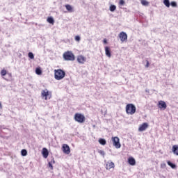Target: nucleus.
I'll return each mask as SVG.
<instances>
[{
  "mask_svg": "<svg viewBox=\"0 0 178 178\" xmlns=\"http://www.w3.org/2000/svg\"><path fill=\"white\" fill-rule=\"evenodd\" d=\"M128 163L131 165V166H134V165H136V159L133 157H129L128 159Z\"/></svg>",
  "mask_w": 178,
  "mask_h": 178,
  "instance_id": "obj_13",
  "label": "nucleus"
},
{
  "mask_svg": "<svg viewBox=\"0 0 178 178\" xmlns=\"http://www.w3.org/2000/svg\"><path fill=\"white\" fill-rule=\"evenodd\" d=\"M112 168H115V163H113V162L108 163L106 165L107 170L112 169Z\"/></svg>",
  "mask_w": 178,
  "mask_h": 178,
  "instance_id": "obj_16",
  "label": "nucleus"
},
{
  "mask_svg": "<svg viewBox=\"0 0 178 178\" xmlns=\"http://www.w3.org/2000/svg\"><path fill=\"white\" fill-rule=\"evenodd\" d=\"M42 154L43 156V158H48V155H49V152H48V149L44 147L42 151Z\"/></svg>",
  "mask_w": 178,
  "mask_h": 178,
  "instance_id": "obj_12",
  "label": "nucleus"
},
{
  "mask_svg": "<svg viewBox=\"0 0 178 178\" xmlns=\"http://www.w3.org/2000/svg\"><path fill=\"white\" fill-rule=\"evenodd\" d=\"M145 67H149V61H148V60H146Z\"/></svg>",
  "mask_w": 178,
  "mask_h": 178,
  "instance_id": "obj_33",
  "label": "nucleus"
},
{
  "mask_svg": "<svg viewBox=\"0 0 178 178\" xmlns=\"http://www.w3.org/2000/svg\"><path fill=\"white\" fill-rule=\"evenodd\" d=\"M0 109H2V103L0 102Z\"/></svg>",
  "mask_w": 178,
  "mask_h": 178,
  "instance_id": "obj_38",
  "label": "nucleus"
},
{
  "mask_svg": "<svg viewBox=\"0 0 178 178\" xmlns=\"http://www.w3.org/2000/svg\"><path fill=\"white\" fill-rule=\"evenodd\" d=\"M63 59L65 60H71L73 61L75 59L74 54L72 51L65 52L63 55Z\"/></svg>",
  "mask_w": 178,
  "mask_h": 178,
  "instance_id": "obj_3",
  "label": "nucleus"
},
{
  "mask_svg": "<svg viewBox=\"0 0 178 178\" xmlns=\"http://www.w3.org/2000/svg\"><path fill=\"white\" fill-rule=\"evenodd\" d=\"M99 143L101 144V145H106V140L104 138H99Z\"/></svg>",
  "mask_w": 178,
  "mask_h": 178,
  "instance_id": "obj_21",
  "label": "nucleus"
},
{
  "mask_svg": "<svg viewBox=\"0 0 178 178\" xmlns=\"http://www.w3.org/2000/svg\"><path fill=\"white\" fill-rule=\"evenodd\" d=\"M147 128H148V123L144 122L143 124H142L139 127L138 131H144L147 130Z\"/></svg>",
  "mask_w": 178,
  "mask_h": 178,
  "instance_id": "obj_10",
  "label": "nucleus"
},
{
  "mask_svg": "<svg viewBox=\"0 0 178 178\" xmlns=\"http://www.w3.org/2000/svg\"><path fill=\"white\" fill-rule=\"evenodd\" d=\"M28 56L30 58V59H34V54H33V52H29L28 54Z\"/></svg>",
  "mask_w": 178,
  "mask_h": 178,
  "instance_id": "obj_25",
  "label": "nucleus"
},
{
  "mask_svg": "<svg viewBox=\"0 0 178 178\" xmlns=\"http://www.w3.org/2000/svg\"><path fill=\"white\" fill-rule=\"evenodd\" d=\"M35 73L38 74V76H41V74H42V70H41V67H37L35 69Z\"/></svg>",
  "mask_w": 178,
  "mask_h": 178,
  "instance_id": "obj_18",
  "label": "nucleus"
},
{
  "mask_svg": "<svg viewBox=\"0 0 178 178\" xmlns=\"http://www.w3.org/2000/svg\"><path fill=\"white\" fill-rule=\"evenodd\" d=\"M99 154L102 156H105V152L104 150H98Z\"/></svg>",
  "mask_w": 178,
  "mask_h": 178,
  "instance_id": "obj_29",
  "label": "nucleus"
},
{
  "mask_svg": "<svg viewBox=\"0 0 178 178\" xmlns=\"http://www.w3.org/2000/svg\"><path fill=\"white\" fill-rule=\"evenodd\" d=\"M103 42L104 44H108V40H106V39H104Z\"/></svg>",
  "mask_w": 178,
  "mask_h": 178,
  "instance_id": "obj_35",
  "label": "nucleus"
},
{
  "mask_svg": "<svg viewBox=\"0 0 178 178\" xmlns=\"http://www.w3.org/2000/svg\"><path fill=\"white\" fill-rule=\"evenodd\" d=\"M63 152L64 154L69 155V154H70V147L67 145L64 144L63 145Z\"/></svg>",
  "mask_w": 178,
  "mask_h": 178,
  "instance_id": "obj_9",
  "label": "nucleus"
},
{
  "mask_svg": "<svg viewBox=\"0 0 178 178\" xmlns=\"http://www.w3.org/2000/svg\"><path fill=\"white\" fill-rule=\"evenodd\" d=\"M161 169H165L166 168V163H162L161 164Z\"/></svg>",
  "mask_w": 178,
  "mask_h": 178,
  "instance_id": "obj_31",
  "label": "nucleus"
},
{
  "mask_svg": "<svg viewBox=\"0 0 178 178\" xmlns=\"http://www.w3.org/2000/svg\"><path fill=\"white\" fill-rule=\"evenodd\" d=\"M167 163H168V166H170V168H172V169H175L176 164L172 163L170 161H168Z\"/></svg>",
  "mask_w": 178,
  "mask_h": 178,
  "instance_id": "obj_20",
  "label": "nucleus"
},
{
  "mask_svg": "<svg viewBox=\"0 0 178 178\" xmlns=\"http://www.w3.org/2000/svg\"><path fill=\"white\" fill-rule=\"evenodd\" d=\"M145 91H146V92H147L148 94H149V89H146Z\"/></svg>",
  "mask_w": 178,
  "mask_h": 178,
  "instance_id": "obj_36",
  "label": "nucleus"
},
{
  "mask_svg": "<svg viewBox=\"0 0 178 178\" xmlns=\"http://www.w3.org/2000/svg\"><path fill=\"white\" fill-rule=\"evenodd\" d=\"M50 162H51V163H55V160H54V159L51 160V161H50Z\"/></svg>",
  "mask_w": 178,
  "mask_h": 178,
  "instance_id": "obj_37",
  "label": "nucleus"
},
{
  "mask_svg": "<svg viewBox=\"0 0 178 178\" xmlns=\"http://www.w3.org/2000/svg\"><path fill=\"white\" fill-rule=\"evenodd\" d=\"M170 5H171L172 8H176V6H177V3H176V1H172L171 3H170Z\"/></svg>",
  "mask_w": 178,
  "mask_h": 178,
  "instance_id": "obj_27",
  "label": "nucleus"
},
{
  "mask_svg": "<svg viewBox=\"0 0 178 178\" xmlns=\"http://www.w3.org/2000/svg\"><path fill=\"white\" fill-rule=\"evenodd\" d=\"M49 168L52 170L54 169V166L52 165V162H49Z\"/></svg>",
  "mask_w": 178,
  "mask_h": 178,
  "instance_id": "obj_32",
  "label": "nucleus"
},
{
  "mask_svg": "<svg viewBox=\"0 0 178 178\" xmlns=\"http://www.w3.org/2000/svg\"><path fill=\"white\" fill-rule=\"evenodd\" d=\"M124 3H125L124 0H120L119 5H120L121 6H123Z\"/></svg>",
  "mask_w": 178,
  "mask_h": 178,
  "instance_id": "obj_30",
  "label": "nucleus"
},
{
  "mask_svg": "<svg viewBox=\"0 0 178 178\" xmlns=\"http://www.w3.org/2000/svg\"><path fill=\"white\" fill-rule=\"evenodd\" d=\"M141 3H142V5H143V6H148V1H147L146 0H142Z\"/></svg>",
  "mask_w": 178,
  "mask_h": 178,
  "instance_id": "obj_26",
  "label": "nucleus"
},
{
  "mask_svg": "<svg viewBox=\"0 0 178 178\" xmlns=\"http://www.w3.org/2000/svg\"><path fill=\"white\" fill-rule=\"evenodd\" d=\"M42 98L47 101V99H51V92L48 91V89L42 90L41 92Z\"/></svg>",
  "mask_w": 178,
  "mask_h": 178,
  "instance_id": "obj_5",
  "label": "nucleus"
},
{
  "mask_svg": "<svg viewBox=\"0 0 178 178\" xmlns=\"http://www.w3.org/2000/svg\"><path fill=\"white\" fill-rule=\"evenodd\" d=\"M76 60L78 63H81V65H84V62L87 60V58L84 57V56L80 55L78 56Z\"/></svg>",
  "mask_w": 178,
  "mask_h": 178,
  "instance_id": "obj_8",
  "label": "nucleus"
},
{
  "mask_svg": "<svg viewBox=\"0 0 178 178\" xmlns=\"http://www.w3.org/2000/svg\"><path fill=\"white\" fill-rule=\"evenodd\" d=\"M21 155L22 156H27V150H26L25 149H23L22 151H21Z\"/></svg>",
  "mask_w": 178,
  "mask_h": 178,
  "instance_id": "obj_24",
  "label": "nucleus"
},
{
  "mask_svg": "<svg viewBox=\"0 0 178 178\" xmlns=\"http://www.w3.org/2000/svg\"><path fill=\"white\" fill-rule=\"evenodd\" d=\"M105 53L106 56H108V58H111L112 56V54H111V49L109 48V47H105Z\"/></svg>",
  "mask_w": 178,
  "mask_h": 178,
  "instance_id": "obj_15",
  "label": "nucleus"
},
{
  "mask_svg": "<svg viewBox=\"0 0 178 178\" xmlns=\"http://www.w3.org/2000/svg\"><path fill=\"white\" fill-rule=\"evenodd\" d=\"M47 20L50 24H54V23H55V19H54V17H49Z\"/></svg>",
  "mask_w": 178,
  "mask_h": 178,
  "instance_id": "obj_19",
  "label": "nucleus"
},
{
  "mask_svg": "<svg viewBox=\"0 0 178 178\" xmlns=\"http://www.w3.org/2000/svg\"><path fill=\"white\" fill-rule=\"evenodd\" d=\"M159 107L160 108V109H166L168 106L166 105V102H165L164 101H160L159 102Z\"/></svg>",
  "mask_w": 178,
  "mask_h": 178,
  "instance_id": "obj_11",
  "label": "nucleus"
},
{
  "mask_svg": "<svg viewBox=\"0 0 178 178\" xmlns=\"http://www.w3.org/2000/svg\"><path fill=\"white\" fill-rule=\"evenodd\" d=\"M172 151L174 155L178 156V145H173Z\"/></svg>",
  "mask_w": 178,
  "mask_h": 178,
  "instance_id": "obj_14",
  "label": "nucleus"
},
{
  "mask_svg": "<svg viewBox=\"0 0 178 178\" xmlns=\"http://www.w3.org/2000/svg\"><path fill=\"white\" fill-rule=\"evenodd\" d=\"M163 3L167 8L170 7V1L169 0H163Z\"/></svg>",
  "mask_w": 178,
  "mask_h": 178,
  "instance_id": "obj_22",
  "label": "nucleus"
},
{
  "mask_svg": "<svg viewBox=\"0 0 178 178\" xmlns=\"http://www.w3.org/2000/svg\"><path fill=\"white\" fill-rule=\"evenodd\" d=\"M136 108L133 104H129L126 106V112L127 115H134L136 113Z\"/></svg>",
  "mask_w": 178,
  "mask_h": 178,
  "instance_id": "obj_2",
  "label": "nucleus"
},
{
  "mask_svg": "<svg viewBox=\"0 0 178 178\" xmlns=\"http://www.w3.org/2000/svg\"><path fill=\"white\" fill-rule=\"evenodd\" d=\"M110 12H115L116 10V6L113 4L111 5L109 7Z\"/></svg>",
  "mask_w": 178,
  "mask_h": 178,
  "instance_id": "obj_23",
  "label": "nucleus"
},
{
  "mask_svg": "<svg viewBox=\"0 0 178 178\" xmlns=\"http://www.w3.org/2000/svg\"><path fill=\"white\" fill-rule=\"evenodd\" d=\"M112 141L113 146L115 147V148L119 149L122 145H120V140L118 136L113 137L112 138Z\"/></svg>",
  "mask_w": 178,
  "mask_h": 178,
  "instance_id": "obj_6",
  "label": "nucleus"
},
{
  "mask_svg": "<svg viewBox=\"0 0 178 178\" xmlns=\"http://www.w3.org/2000/svg\"><path fill=\"white\" fill-rule=\"evenodd\" d=\"M66 76V72L61 69L54 70V78L56 80H63Z\"/></svg>",
  "mask_w": 178,
  "mask_h": 178,
  "instance_id": "obj_1",
  "label": "nucleus"
},
{
  "mask_svg": "<svg viewBox=\"0 0 178 178\" xmlns=\"http://www.w3.org/2000/svg\"><path fill=\"white\" fill-rule=\"evenodd\" d=\"M6 73H7V72H6V70H2L1 71V76H6Z\"/></svg>",
  "mask_w": 178,
  "mask_h": 178,
  "instance_id": "obj_28",
  "label": "nucleus"
},
{
  "mask_svg": "<svg viewBox=\"0 0 178 178\" xmlns=\"http://www.w3.org/2000/svg\"><path fill=\"white\" fill-rule=\"evenodd\" d=\"M80 40H81L80 36L76 35V36L75 37V41H80Z\"/></svg>",
  "mask_w": 178,
  "mask_h": 178,
  "instance_id": "obj_34",
  "label": "nucleus"
},
{
  "mask_svg": "<svg viewBox=\"0 0 178 178\" xmlns=\"http://www.w3.org/2000/svg\"><path fill=\"white\" fill-rule=\"evenodd\" d=\"M119 37L121 42H124V41H127V33H126V32L120 33Z\"/></svg>",
  "mask_w": 178,
  "mask_h": 178,
  "instance_id": "obj_7",
  "label": "nucleus"
},
{
  "mask_svg": "<svg viewBox=\"0 0 178 178\" xmlns=\"http://www.w3.org/2000/svg\"><path fill=\"white\" fill-rule=\"evenodd\" d=\"M65 8H66L67 10H68V12H70V13H73V7H72V6L67 4V5H65Z\"/></svg>",
  "mask_w": 178,
  "mask_h": 178,
  "instance_id": "obj_17",
  "label": "nucleus"
},
{
  "mask_svg": "<svg viewBox=\"0 0 178 178\" xmlns=\"http://www.w3.org/2000/svg\"><path fill=\"white\" fill-rule=\"evenodd\" d=\"M74 120L78 122V123H84L86 122V117L84 115L77 113L74 115Z\"/></svg>",
  "mask_w": 178,
  "mask_h": 178,
  "instance_id": "obj_4",
  "label": "nucleus"
}]
</instances>
